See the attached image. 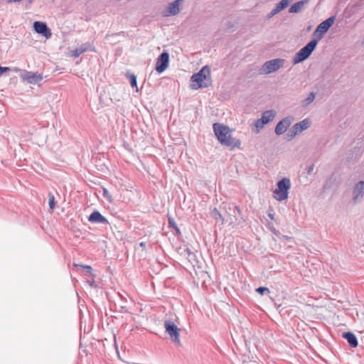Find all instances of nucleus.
Segmentation results:
<instances>
[{
    "instance_id": "obj_4",
    "label": "nucleus",
    "mask_w": 364,
    "mask_h": 364,
    "mask_svg": "<svg viewBox=\"0 0 364 364\" xmlns=\"http://www.w3.org/2000/svg\"><path fill=\"white\" fill-rule=\"evenodd\" d=\"M291 187L290 179L288 178H283L277 182V188L273 191L274 198L278 200L282 201L288 198L289 190Z\"/></svg>"
},
{
    "instance_id": "obj_31",
    "label": "nucleus",
    "mask_w": 364,
    "mask_h": 364,
    "mask_svg": "<svg viewBox=\"0 0 364 364\" xmlns=\"http://www.w3.org/2000/svg\"><path fill=\"white\" fill-rule=\"evenodd\" d=\"M233 213L235 214L237 213V214L240 215L241 213L240 208L238 206H237V205H234V207H233Z\"/></svg>"
},
{
    "instance_id": "obj_1",
    "label": "nucleus",
    "mask_w": 364,
    "mask_h": 364,
    "mask_svg": "<svg viewBox=\"0 0 364 364\" xmlns=\"http://www.w3.org/2000/svg\"><path fill=\"white\" fill-rule=\"evenodd\" d=\"M213 128L215 135L222 145L230 147L231 149L240 147V141L230 135V129L228 126L216 122L213 124Z\"/></svg>"
},
{
    "instance_id": "obj_6",
    "label": "nucleus",
    "mask_w": 364,
    "mask_h": 364,
    "mask_svg": "<svg viewBox=\"0 0 364 364\" xmlns=\"http://www.w3.org/2000/svg\"><path fill=\"white\" fill-rule=\"evenodd\" d=\"M311 126V121L309 119H304L299 122L296 123L289 130L287 136L290 139H294L296 136L301 134L303 131L307 129Z\"/></svg>"
},
{
    "instance_id": "obj_30",
    "label": "nucleus",
    "mask_w": 364,
    "mask_h": 364,
    "mask_svg": "<svg viewBox=\"0 0 364 364\" xmlns=\"http://www.w3.org/2000/svg\"><path fill=\"white\" fill-rule=\"evenodd\" d=\"M314 164H311V165H309V166L306 168L307 173H308L309 175L312 174V173H313V171H314Z\"/></svg>"
},
{
    "instance_id": "obj_21",
    "label": "nucleus",
    "mask_w": 364,
    "mask_h": 364,
    "mask_svg": "<svg viewBox=\"0 0 364 364\" xmlns=\"http://www.w3.org/2000/svg\"><path fill=\"white\" fill-rule=\"evenodd\" d=\"M289 0H282L276 4L274 9L276 12L279 13L281 11L287 8L289 5Z\"/></svg>"
},
{
    "instance_id": "obj_15",
    "label": "nucleus",
    "mask_w": 364,
    "mask_h": 364,
    "mask_svg": "<svg viewBox=\"0 0 364 364\" xmlns=\"http://www.w3.org/2000/svg\"><path fill=\"white\" fill-rule=\"evenodd\" d=\"M88 221L91 223H100L109 225L107 219L104 217L98 210H94L88 217Z\"/></svg>"
},
{
    "instance_id": "obj_35",
    "label": "nucleus",
    "mask_w": 364,
    "mask_h": 364,
    "mask_svg": "<svg viewBox=\"0 0 364 364\" xmlns=\"http://www.w3.org/2000/svg\"><path fill=\"white\" fill-rule=\"evenodd\" d=\"M268 216H269V218L271 220H274V214H272V213H269V214H268Z\"/></svg>"
},
{
    "instance_id": "obj_14",
    "label": "nucleus",
    "mask_w": 364,
    "mask_h": 364,
    "mask_svg": "<svg viewBox=\"0 0 364 364\" xmlns=\"http://www.w3.org/2000/svg\"><path fill=\"white\" fill-rule=\"evenodd\" d=\"M182 0H175L168 4L163 11L164 16H176L180 12V4Z\"/></svg>"
},
{
    "instance_id": "obj_23",
    "label": "nucleus",
    "mask_w": 364,
    "mask_h": 364,
    "mask_svg": "<svg viewBox=\"0 0 364 364\" xmlns=\"http://www.w3.org/2000/svg\"><path fill=\"white\" fill-rule=\"evenodd\" d=\"M168 227L175 230V232H176L175 235L181 234V231L173 218H168Z\"/></svg>"
},
{
    "instance_id": "obj_10",
    "label": "nucleus",
    "mask_w": 364,
    "mask_h": 364,
    "mask_svg": "<svg viewBox=\"0 0 364 364\" xmlns=\"http://www.w3.org/2000/svg\"><path fill=\"white\" fill-rule=\"evenodd\" d=\"M169 65V54L164 51L160 54L156 60L155 69L159 73H161L166 70Z\"/></svg>"
},
{
    "instance_id": "obj_25",
    "label": "nucleus",
    "mask_w": 364,
    "mask_h": 364,
    "mask_svg": "<svg viewBox=\"0 0 364 364\" xmlns=\"http://www.w3.org/2000/svg\"><path fill=\"white\" fill-rule=\"evenodd\" d=\"M130 80V85L132 87H137V81H136V77L134 74H128ZM136 91H138V88H136Z\"/></svg>"
},
{
    "instance_id": "obj_16",
    "label": "nucleus",
    "mask_w": 364,
    "mask_h": 364,
    "mask_svg": "<svg viewBox=\"0 0 364 364\" xmlns=\"http://www.w3.org/2000/svg\"><path fill=\"white\" fill-rule=\"evenodd\" d=\"M92 46L90 43H85L82 44L80 46L75 48L73 50V55L75 58L79 57L81 54L84 53L87 50H94L92 48Z\"/></svg>"
},
{
    "instance_id": "obj_32",
    "label": "nucleus",
    "mask_w": 364,
    "mask_h": 364,
    "mask_svg": "<svg viewBox=\"0 0 364 364\" xmlns=\"http://www.w3.org/2000/svg\"><path fill=\"white\" fill-rule=\"evenodd\" d=\"M278 13L275 11V10L273 9L272 11L267 15L268 18H271L274 15L277 14Z\"/></svg>"
},
{
    "instance_id": "obj_11",
    "label": "nucleus",
    "mask_w": 364,
    "mask_h": 364,
    "mask_svg": "<svg viewBox=\"0 0 364 364\" xmlns=\"http://www.w3.org/2000/svg\"><path fill=\"white\" fill-rule=\"evenodd\" d=\"M23 80L26 81L29 84L38 85L43 80V76L38 73L23 70L21 75Z\"/></svg>"
},
{
    "instance_id": "obj_22",
    "label": "nucleus",
    "mask_w": 364,
    "mask_h": 364,
    "mask_svg": "<svg viewBox=\"0 0 364 364\" xmlns=\"http://www.w3.org/2000/svg\"><path fill=\"white\" fill-rule=\"evenodd\" d=\"M315 97H316V95L314 92H310L309 94L308 97L302 101V102H301L302 107H306L308 105H309L311 102H313V101L315 99Z\"/></svg>"
},
{
    "instance_id": "obj_37",
    "label": "nucleus",
    "mask_w": 364,
    "mask_h": 364,
    "mask_svg": "<svg viewBox=\"0 0 364 364\" xmlns=\"http://www.w3.org/2000/svg\"><path fill=\"white\" fill-rule=\"evenodd\" d=\"M119 296L121 298V299L126 301L125 298L120 294H119Z\"/></svg>"
},
{
    "instance_id": "obj_19",
    "label": "nucleus",
    "mask_w": 364,
    "mask_h": 364,
    "mask_svg": "<svg viewBox=\"0 0 364 364\" xmlns=\"http://www.w3.org/2000/svg\"><path fill=\"white\" fill-rule=\"evenodd\" d=\"M306 2H307V0H302V1H299L298 2L294 3L289 8V12L294 13V14L299 13L300 11H301L304 5Z\"/></svg>"
},
{
    "instance_id": "obj_8",
    "label": "nucleus",
    "mask_w": 364,
    "mask_h": 364,
    "mask_svg": "<svg viewBox=\"0 0 364 364\" xmlns=\"http://www.w3.org/2000/svg\"><path fill=\"white\" fill-rule=\"evenodd\" d=\"M284 60L275 58L265 62L262 66V70L265 74H269L278 70L282 67Z\"/></svg>"
},
{
    "instance_id": "obj_36",
    "label": "nucleus",
    "mask_w": 364,
    "mask_h": 364,
    "mask_svg": "<svg viewBox=\"0 0 364 364\" xmlns=\"http://www.w3.org/2000/svg\"><path fill=\"white\" fill-rule=\"evenodd\" d=\"M21 0H8V2L9 3H11V2H19L21 1Z\"/></svg>"
},
{
    "instance_id": "obj_29",
    "label": "nucleus",
    "mask_w": 364,
    "mask_h": 364,
    "mask_svg": "<svg viewBox=\"0 0 364 364\" xmlns=\"http://www.w3.org/2000/svg\"><path fill=\"white\" fill-rule=\"evenodd\" d=\"M103 196L109 201H111V196L109 195V191L107 189H105V188L103 189Z\"/></svg>"
},
{
    "instance_id": "obj_40",
    "label": "nucleus",
    "mask_w": 364,
    "mask_h": 364,
    "mask_svg": "<svg viewBox=\"0 0 364 364\" xmlns=\"http://www.w3.org/2000/svg\"><path fill=\"white\" fill-rule=\"evenodd\" d=\"M28 3L31 4L33 2V0H28Z\"/></svg>"
},
{
    "instance_id": "obj_5",
    "label": "nucleus",
    "mask_w": 364,
    "mask_h": 364,
    "mask_svg": "<svg viewBox=\"0 0 364 364\" xmlns=\"http://www.w3.org/2000/svg\"><path fill=\"white\" fill-rule=\"evenodd\" d=\"M164 328L166 333L168 334L171 341L180 346V328L171 320L164 321Z\"/></svg>"
},
{
    "instance_id": "obj_24",
    "label": "nucleus",
    "mask_w": 364,
    "mask_h": 364,
    "mask_svg": "<svg viewBox=\"0 0 364 364\" xmlns=\"http://www.w3.org/2000/svg\"><path fill=\"white\" fill-rule=\"evenodd\" d=\"M48 198H49V201H48L49 207L51 210H53L56 206V202L55 200L54 195L50 192L48 193Z\"/></svg>"
},
{
    "instance_id": "obj_27",
    "label": "nucleus",
    "mask_w": 364,
    "mask_h": 364,
    "mask_svg": "<svg viewBox=\"0 0 364 364\" xmlns=\"http://www.w3.org/2000/svg\"><path fill=\"white\" fill-rule=\"evenodd\" d=\"M75 267H80L85 269H86L87 272L90 274H92V268L90 265H84V264H75Z\"/></svg>"
},
{
    "instance_id": "obj_7",
    "label": "nucleus",
    "mask_w": 364,
    "mask_h": 364,
    "mask_svg": "<svg viewBox=\"0 0 364 364\" xmlns=\"http://www.w3.org/2000/svg\"><path fill=\"white\" fill-rule=\"evenodd\" d=\"M335 16H331L318 25L314 32V35L317 36L316 39L318 41L322 38L323 34L331 27L335 21Z\"/></svg>"
},
{
    "instance_id": "obj_34",
    "label": "nucleus",
    "mask_w": 364,
    "mask_h": 364,
    "mask_svg": "<svg viewBox=\"0 0 364 364\" xmlns=\"http://www.w3.org/2000/svg\"><path fill=\"white\" fill-rule=\"evenodd\" d=\"M186 252H187V254H188V257L190 258V259H192L193 257H195V255L193 252H192L189 249H187L186 250Z\"/></svg>"
},
{
    "instance_id": "obj_13",
    "label": "nucleus",
    "mask_w": 364,
    "mask_h": 364,
    "mask_svg": "<svg viewBox=\"0 0 364 364\" xmlns=\"http://www.w3.org/2000/svg\"><path fill=\"white\" fill-rule=\"evenodd\" d=\"M34 31L46 38H49L51 36V32L46 23L41 21H35L33 23Z\"/></svg>"
},
{
    "instance_id": "obj_41",
    "label": "nucleus",
    "mask_w": 364,
    "mask_h": 364,
    "mask_svg": "<svg viewBox=\"0 0 364 364\" xmlns=\"http://www.w3.org/2000/svg\"><path fill=\"white\" fill-rule=\"evenodd\" d=\"M140 245H141V246H144V242H141V243H140Z\"/></svg>"
},
{
    "instance_id": "obj_28",
    "label": "nucleus",
    "mask_w": 364,
    "mask_h": 364,
    "mask_svg": "<svg viewBox=\"0 0 364 364\" xmlns=\"http://www.w3.org/2000/svg\"><path fill=\"white\" fill-rule=\"evenodd\" d=\"M256 291L262 295L266 291H269V289L267 287H259L257 289H256Z\"/></svg>"
},
{
    "instance_id": "obj_20",
    "label": "nucleus",
    "mask_w": 364,
    "mask_h": 364,
    "mask_svg": "<svg viewBox=\"0 0 364 364\" xmlns=\"http://www.w3.org/2000/svg\"><path fill=\"white\" fill-rule=\"evenodd\" d=\"M211 217L215 219L217 222H220L221 224H223L225 222L224 218L220 214L219 210L215 208L210 212Z\"/></svg>"
},
{
    "instance_id": "obj_9",
    "label": "nucleus",
    "mask_w": 364,
    "mask_h": 364,
    "mask_svg": "<svg viewBox=\"0 0 364 364\" xmlns=\"http://www.w3.org/2000/svg\"><path fill=\"white\" fill-rule=\"evenodd\" d=\"M352 200L353 204H357L362 201L364 198V181L357 182L352 190Z\"/></svg>"
},
{
    "instance_id": "obj_26",
    "label": "nucleus",
    "mask_w": 364,
    "mask_h": 364,
    "mask_svg": "<svg viewBox=\"0 0 364 364\" xmlns=\"http://www.w3.org/2000/svg\"><path fill=\"white\" fill-rule=\"evenodd\" d=\"M265 124L261 119H258L255 122V127L257 128V132H258L260 129H262Z\"/></svg>"
},
{
    "instance_id": "obj_18",
    "label": "nucleus",
    "mask_w": 364,
    "mask_h": 364,
    "mask_svg": "<svg viewBox=\"0 0 364 364\" xmlns=\"http://www.w3.org/2000/svg\"><path fill=\"white\" fill-rule=\"evenodd\" d=\"M275 114H276V112L274 110H272V109L267 110L262 113V117L260 119H261V120H262L264 122V123L265 124H267L269 122L273 120V119L275 117Z\"/></svg>"
},
{
    "instance_id": "obj_17",
    "label": "nucleus",
    "mask_w": 364,
    "mask_h": 364,
    "mask_svg": "<svg viewBox=\"0 0 364 364\" xmlns=\"http://www.w3.org/2000/svg\"><path fill=\"white\" fill-rule=\"evenodd\" d=\"M343 338L348 341V343L351 347L355 348L358 346V339L353 333L350 331L344 332L343 333Z\"/></svg>"
},
{
    "instance_id": "obj_3",
    "label": "nucleus",
    "mask_w": 364,
    "mask_h": 364,
    "mask_svg": "<svg viewBox=\"0 0 364 364\" xmlns=\"http://www.w3.org/2000/svg\"><path fill=\"white\" fill-rule=\"evenodd\" d=\"M318 43L317 39H312L306 46L301 48L293 58V63L298 64L306 60L315 50Z\"/></svg>"
},
{
    "instance_id": "obj_12",
    "label": "nucleus",
    "mask_w": 364,
    "mask_h": 364,
    "mask_svg": "<svg viewBox=\"0 0 364 364\" xmlns=\"http://www.w3.org/2000/svg\"><path fill=\"white\" fill-rule=\"evenodd\" d=\"M293 121L294 117L292 116H288L283 118L276 125L274 130L275 134L279 136L284 134L292 124Z\"/></svg>"
},
{
    "instance_id": "obj_39",
    "label": "nucleus",
    "mask_w": 364,
    "mask_h": 364,
    "mask_svg": "<svg viewBox=\"0 0 364 364\" xmlns=\"http://www.w3.org/2000/svg\"><path fill=\"white\" fill-rule=\"evenodd\" d=\"M284 238L285 240H289L290 239V237L289 236H286V235H284Z\"/></svg>"
},
{
    "instance_id": "obj_2",
    "label": "nucleus",
    "mask_w": 364,
    "mask_h": 364,
    "mask_svg": "<svg viewBox=\"0 0 364 364\" xmlns=\"http://www.w3.org/2000/svg\"><path fill=\"white\" fill-rule=\"evenodd\" d=\"M191 88L198 90L200 88H206L211 85L212 80L210 76V70L208 65L203 66L199 72L194 73L191 77Z\"/></svg>"
},
{
    "instance_id": "obj_38",
    "label": "nucleus",
    "mask_w": 364,
    "mask_h": 364,
    "mask_svg": "<svg viewBox=\"0 0 364 364\" xmlns=\"http://www.w3.org/2000/svg\"><path fill=\"white\" fill-rule=\"evenodd\" d=\"M329 187L328 183H326L323 186V188L326 189V188H328Z\"/></svg>"
},
{
    "instance_id": "obj_33",
    "label": "nucleus",
    "mask_w": 364,
    "mask_h": 364,
    "mask_svg": "<svg viewBox=\"0 0 364 364\" xmlns=\"http://www.w3.org/2000/svg\"><path fill=\"white\" fill-rule=\"evenodd\" d=\"M278 13L275 11V10L273 9L272 11L267 15L268 18H271L274 15L277 14Z\"/></svg>"
}]
</instances>
